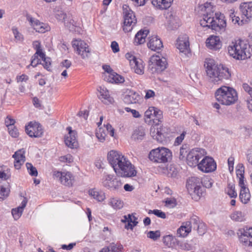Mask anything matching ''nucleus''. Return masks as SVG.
Listing matches in <instances>:
<instances>
[{
  "instance_id": "obj_60",
  "label": "nucleus",
  "mask_w": 252,
  "mask_h": 252,
  "mask_svg": "<svg viewBox=\"0 0 252 252\" xmlns=\"http://www.w3.org/2000/svg\"><path fill=\"white\" fill-rule=\"evenodd\" d=\"M165 204L172 207H174L176 205V201L174 198H167L165 201Z\"/></svg>"
},
{
  "instance_id": "obj_26",
  "label": "nucleus",
  "mask_w": 252,
  "mask_h": 252,
  "mask_svg": "<svg viewBox=\"0 0 252 252\" xmlns=\"http://www.w3.org/2000/svg\"><path fill=\"white\" fill-rule=\"evenodd\" d=\"M148 47L153 51H157L163 47V44L161 40L157 36L150 37L148 43Z\"/></svg>"
},
{
  "instance_id": "obj_16",
  "label": "nucleus",
  "mask_w": 252,
  "mask_h": 252,
  "mask_svg": "<svg viewBox=\"0 0 252 252\" xmlns=\"http://www.w3.org/2000/svg\"><path fill=\"white\" fill-rule=\"evenodd\" d=\"M27 19L36 32L44 33L50 30V27L47 24L41 22L30 15L27 16Z\"/></svg>"
},
{
  "instance_id": "obj_39",
  "label": "nucleus",
  "mask_w": 252,
  "mask_h": 252,
  "mask_svg": "<svg viewBox=\"0 0 252 252\" xmlns=\"http://www.w3.org/2000/svg\"><path fill=\"white\" fill-rule=\"evenodd\" d=\"M201 222L198 217L194 215L190 218V221L186 222V224L189 226H191V227L193 226V229H196L197 225Z\"/></svg>"
},
{
  "instance_id": "obj_20",
  "label": "nucleus",
  "mask_w": 252,
  "mask_h": 252,
  "mask_svg": "<svg viewBox=\"0 0 252 252\" xmlns=\"http://www.w3.org/2000/svg\"><path fill=\"white\" fill-rule=\"evenodd\" d=\"M140 98V96L138 93L134 91L129 90L124 96L123 100L125 103L129 104L138 102Z\"/></svg>"
},
{
  "instance_id": "obj_56",
  "label": "nucleus",
  "mask_w": 252,
  "mask_h": 252,
  "mask_svg": "<svg viewBox=\"0 0 252 252\" xmlns=\"http://www.w3.org/2000/svg\"><path fill=\"white\" fill-rule=\"evenodd\" d=\"M162 118V112L155 107V112H154L153 119H156L160 122Z\"/></svg>"
},
{
  "instance_id": "obj_54",
  "label": "nucleus",
  "mask_w": 252,
  "mask_h": 252,
  "mask_svg": "<svg viewBox=\"0 0 252 252\" xmlns=\"http://www.w3.org/2000/svg\"><path fill=\"white\" fill-rule=\"evenodd\" d=\"M9 134L13 137L16 138L19 136L18 130L15 126L8 127Z\"/></svg>"
},
{
  "instance_id": "obj_34",
  "label": "nucleus",
  "mask_w": 252,
  "mask_h": 252,
  "mask_svg": "<svg viewBox=\"0 0 252 252\" xmlns=\"http://www.w3.org/2000/svg\"><path fill=\"white\" fill-rule=\"evenodd\" d=\"M240 199L241 202L244 204H246L250 201L251 194L248 188L241 189L239 195Z\"/></svg>"
},
{
  "instance_id": "obj_4",
  "label": "nucleus",
  "mask_w": 252,
  "mask_h": 252,
  "mask_svg": "<svg viewBox=\"0 0 252 252\" xmlns=\"http://www.w3.org/2000/svg\"><path fill=\"white\" fill-rule=\"evenodd\" d=\"M187 189L192 198L198 200L203 193V188L201 186L200 178L196 177L189 178L186 184Z\"/></svg>"
},
{
  "instance_id": "obj_17",
  "label": "nucleus",
  "mask_w": 252,
  "mask_h": 252,
  "mask_svg": "<svg viewBox=\"0 0 252 252\" xmlns=\"http://www.w3.org/2000/svg\"><path fill=\"white\" fill-rule=\"evenodd\" d=\"M54 176L56 178H59L61 183L65 186L71 187L73 185L74 177L69 172L55 171Z\"/></svg>"
},
{
  "instance_id": "obj_33",
  "label": "nucleus",
  "mask_w": 252,
  "mask_h": 252,
  "mask_svg": "<svg viewBox=\"0 0 252 252\" xmlns=\"http://www.w3.org/2000/svg\"><path fill=\"white\" fill-rule=\"evenodd\" d=\"M238 166L241 168V169L236 170L237 176L239 178V185L241 189L246 188V187H245L244 180V167L242 164H239Z\"/></svg>"
},
{
  "instance_id": "obj_12",
  "label": "nucleus",
  "mask_w": 252,
  "mask_h": 252,
  "mask_svg": "<svg viewBox=\"0 0 252 252\" xmlns=\"http://www.w3.org/2000/svg\"><path fill=\"white\" fill-rule=\"evenodd\" d=\"M107 159L115 171L116 168L122 166V164L125 161L126 158L120 153L112 150L108 153Z\"/></svg>"
},
{
  "instance_id": "obj_32",
  "label": "nucleus",
  "mask_w": 252,
  "mask_h": 252,
  "mask_svg": "<svg viewBox=\"0 0 252 252\" xmlns=\"http://www.w3.org/2000/svg\"><path fill=\"white\" fill-rule=\"evenodd\" d=\"M131 63V68L134 69V72L138 74L144 73V67L143 64V61L140 59H137L132 61Z\"/></svg>"
},
{
  "instance_id": "obj_3",
  "label": "nucleus",
  "mask_w": 252,
  "mask_h": 252,
  "mask_svg": "<svg viewBox=\"0 0 252 252\" xmlns=\"http://www.w3.org/2000/svg\"><path fill=\"white\" fill-rule=\"evenodd\" d=\"M215 97L219 103L224 105L233 104L238 100V95L235 90L225 86L217 90Z\"/></svg>"
},
{
  "instance_id": "obj_5",
  "label": "nucleus",
  "mask_w": 252,
  "mask_h": 252,
  "mask_svg": "<svg viewBox=\"0 0 252 252\" xmlns=\"http://www.w3.org/2000/svg\"><path fill=\"white\" fill-rule=\"evenodd\" d=\"M172 157L170 151L164 147H158L151 150L149 154V159L157 163H165Z\"/></svg>"
},
{
  "instance_id": "obj_31",
  "label": "nucleus",
  "mask_w": 252,
  "mask_h": 252,
  "mask_svg": "<svg viewBox=\"0 0 252 252\" xmlns=\"http://www.w3.org/2000/svg\"><path fill=\"white\" fill-rule=\"evenodd\" d=\"M149 33L147 30H141L139 31L135 35L134 38V43L135 45H139L144 43L145 42V38Z\"/></svg>"
},
{
  "instance_id": "obj_18",
  "label": "nucleus",
  "mask_w": 252,
  "mask_h": 252,
  "mask_svg": "<svg viewBox=\"0 0 252 252\" xmlns=\"http://www.w3.org/2000/svg\"><path fill=\"white\" fill-rule=\"evenodd\" d=\"M177 48L181 52L184 53L185 54L189 52V37L186 34H184L179 36L176 43Z\"/></svg>"
},
{
  "instance_id": "obj_46",
  "label": "nucleus",
  "mask_w": 252,
  "mask_h": 252,
  "mask_svg": "<svg viewBox=\"0 0 252 252\" xmlns=\"http://www.w3.org/2000/svg\"><path fill=\"white\" fill-rule=\"evenodd\" d=\"M28 172L32 176L36 177L37 176L38 172L35 167L32 163L27 162L26 164Z\"/></svg>"
},
{
  "instance_id": "obj_63",
  "label": "nucleus",
  "mask_w": 252,
  "mask_h": 252,
  "mask_svg": "<svg viewBox=\"0 0 252 252\" xmlns=\"http://www.w3.org/2000/svg\"><path fill=\"white\" fill-rule=\"evenodd\" d=\"M115 77H114V82L116 83H123L125 81L124 78L122 76L118 74L117 73L115 72L114 74Z\"/></svg>"
},
{
  "instance_id": "obj_15",
  "label": "nucleus",
  "mask_w": 252,
  "mask_h": 252,
  "mask_svg": "<svg viewBox=\"0 0 252 252\" xmlns=\"http://www.w3.org/2000/svg\"><path fill=\"white\" fill-rule=\"evenodd\" d=\"M25 131L28 135L31 137H41L43 135V131L41 126L37 123L30 122L25 126Z\"/></svg>"
},
{
  "instance_id": "obj_13",
  "label": "nucleus",
  "mask_w": 252,
  "mask_h": 252,
  "mask_svg": "<svg viewBox=\"0 0 252 252\" xmlns=\"http://www.w3.org/2000/svg\"><path fill=\"white\" fill-rule=\"evenodd\" d=\"M198 168L205 173L212 172L216 169L217 164L212 158L205 157L198 164Z\"/></svg>"
},
{
  "instance_id": "obj_57",
  "label": "nucleus",
  "mask_w": 252,
  "mask_h": 252,
  "mask_svg": "<svg viewBox=\"0 0 252 252\" xmlns=\"http://www.w3.org/2000/svg\"><path fill=\"white\" fill-rule=\"evenodd\" d=\"M12 31L15 39L19 41L23 39V35L19 32L17 28L15 27H12Z\"/></svg>"
},
{
  "instance_id": "obj_14",
  "label": "nucleus",
  "mask_w": 252,
  "mask_h": 252,
  "mask_svg": "<svg viewBox=\"0 0 252 252\" xmlns=\"http://www.w3.org/2000/svg\"><path fill=\"white\" fill-rule=\"evenodd\" d=\"M237 233L242 243L246 246H252V227L240 228Z\"/></svg>"
},
{
  "instance_id": "obj_29",
  "label": "nucleus",
  "mask_w": 252,
  "mask_h": 252,
  "mask_svg": "<svg viewBox=\"0 0 252 252\" xmlns=\"http://www.w3.org/2000/svg\"><path fill=\"white\" fill-rule=\"evenodd\" d=\"M76 132H73L68 134L64 138L65 145L71 149L76 148L78 147V142L76 139Z\"/></svg>"
},
{
  "instance_id": "obj_58",
  "label": "nucleus",
  "mask_w": 252,
  "mask_h": 252,
  "mask_svg": "<svg viewBox=\"0 0 252 252\" xmlns=\"http://www.w3.org/2000/svg\"><path fill=\"white\" fill-rule=\"evenodd\" d=\"M15 123V120L14 119L11 118L9 116H7L5 120V124L7 127H9L10 126H14Z\"/></svg>"
},
{
  "instance_id": "obj_43",
  "label": "nucleus",
  "mask_w": 252,
  "mask_h": 252,
  "mask_svg": "<svg viewBox=\"0 0 252 252\" xmlns=\"http://www.w3.org/2000/svg\"><path fill=\"white\" fill-rule=\"evenodd\" d=\"M175 240V238L172 235H168L163 237V242L166 246L171 247L174 243Z\"/></svg>"
},
{
  "instance_id": "obj_8",
  "label": "nucleus",
  "mask_w": 252,
  "mask_h": 252,
  "mask_svg": "<svg viewBox=\"0 0 252 252\" xmlns=\"http://www.w3.org/2000/svg\"><path fill=\"white\" fill-rule=\"evenodd\" d=\"M124 14V28L125 32H130L137 22L134 12L130 9L128 5L125 4L123 6Z\"/></svg>"
},
{
  "instance_id": "obj_64",
  "label": "nucleus",
  "mask_w": 252,
  "mask_h": 252,
  "mask_svg": "<svg viewBox=\"0 0 252 252\" xmlns=\"http://www.w3.org/2000/svg\"><path fill=\"white\" fill-rule=\"evenodd\" d=\"M45 60H42L44 62L43 63V65L45 68H46L47 70H50V67L51 65V59L50 58H46L45 57Z\"/></svg>"
},
{
  "instance_id": "obj_25",
  "label": "nucleus",
  "mask_w": 252,
  "mask_h": 252,
  "mask_svg": "<svg viewBox=\"0 0 252 252\" xmlns=\"http://www.w3.org/2000/svg\"><path fill=\"white\" fill-rule=\"evenodd\" d=\"M201 12L200 14L204 17H214V7L211 2H206L198 7Z\"/></svg>"
},
{
  "instance_id": "obj_59",
  "label": "nucleus",
  "mask_w": 252,
  "mask_h": 252,
  "mask_svg": "<svg viewBox=\"0 0 252 252\" xmlns=\"http://www.w3.org/2000/svg\"><path fill=\"white\" fill-rule=\"evenodd\" d=\"M39 56L42 60H45V54L42 52V49H40L39 50H37L36 51L35 53L32 56V58H36L37 59H38V56Z\"/></svg>"
},
{
  "instance_id": "obj_62",
  "label": "nucleus",
  "mask_w": 252,
  "mask_h": 252,
  "mask_svg": "<svg viewBox=\"0 0 252 252\" xmlns=\"http://www.w3.org/2000/svg\"><path fill=\"white\" fill-rule=\"evenodd\" d=\"M60 160L62 161L71 163L73 161V158L70 155H67L66 156L61 157Z\"/></svg>"
},
{
  "instance_id": "obj_40",
  "label": "nucleus",
  "mask_w": 252,
  "mask_h": 252,
  "mask_svg": "<svg viewBox=\"0 0 252 252\" xmlns=\"http://www.w3.org/2000/svg\"><path fill=\"white\" fill-rule=\"evenodd\" d=\"M109 204L115 209H120L123 208L124 203L121 200L117 198L111 199Z\"/></svg>"
},
{
  "instance_id": "obj_42",
  "label": "nucleus",
  "mask_w": 252,
  "mask_h": 252,
  "mask_svg": "<svg viewBox=\"0 0 252 252\" xmlns=\"http://www.w3.org/2000/svg\"><path fill=\"white\" fill-rule=\"evenodd\" d=\"M110 248L111 252H123V245L120 243H111L108 247Z\"/></svg>"
},
{
  "instance_id": "obj_49",
  "label": "nucleus",
  "mask_w": 252,
  "mask_h": 252,
  "mask_svg": "<svg viewBox=\"0 0 252 252\" xmlns=\"http://www.w3.org/2000/svg\"><path fill=\"white\" fill-rule=\"evenodd\" d=\"M154 112H155V107H150L147 110L144 114L145 120L146 121L147 119H153Z\"/></svg>"
},
{
  "instance_id": "obj_51",
  "label": "nucleus",
  "mask_w": 252,
  "mask_h": 252,
  "mask_svg": "<svg viewBox=\"0 0 252 252\" xmlns=\"http://www.w3.org/2000/svg\"><path fill=\"white\" fill-rule=\"evenodd\" d=\"M160 232L159 230L155 231H150L147 234V237L154 241H156L160 237Z\"/></svg>"
},
{
  "instance_id": "obj_35",
  "label": "nucleus",
  "mask_w": 252,
  "mask_h": 252,
  "mask_svg": "<svg viewBox=\"0 0 252 252\" xmlns=\"http://www.w3.org/2000/svg\"><path fill=\"white\" fill-rule=\"evenodd\" d=\"M191 231V226L186 224V222L181 226L177 230V235L179 237H185Z\"/></svg>"
},
{
  "instance_id": "obj_38",
  "label": "nucleus",
  "mask_w": 252,
  "mask_h": 252,
  "mask_svg": "<svg viewBox=\"0 0 252 252\" xmlns=\"http://www.w3.org/2000/svg\"><path fill=\"white\" fill-rule=\"evenodd\" d=\"M145 135L144 129L142 127H139L136 129L132 135V138L134 140H142Z\"/></svg>"
},
{
  "instance_id": "obj_21",
  "label": "nucleus",
  "mask_w": 252,
  "mask_h": 252,
  "mask_svg": "<svg viewBox=\"0 0 252 252\" xmlns=\"http://www.w3.org/2000/svg\"><path fill=\"white\" fill-rule=\"evenodd\" d=\"M206 46L215 50L220 49L221 47V43L220 37L218 36H211L206 41Z\"/></svg>"
},
{
  "instance_id": "obj_1",
  "label": "nucleus",
  "mask_w": 252,
  "mask_h": 252,
  "mask_svg": "<svg viewBox=\"0 0 252 252\" xmlns=\"http://www.w3.org/2000/svg\"><path fill=\"white\" fill-rule=\"evenodd\" d=\"M204 67L210 82L219 84L222 79H228L231 76L229 69L222 64L216 65L213 60H206Z\"/></svg>"
},
{
  "instance_id": "obj_47",
  "label": "nucleus",
  "mask_w": 252,
  "mask_h": 252,
  "mask_svg": "<svg viewBox=\"0 0 252 252\" xmlns=\"http://www.w3.org/2000/svg\"><path fill=\"white\" fill-rule=\"evenodd\" d=\"M227 193L231 198H235L237 196V193L235 190L234 185L228 184Z\"/></svg>"
},
{
  "instance_id": "obj_11",
  "label": "nucleus",
  "mask_w": 252,
  "mask_h": 252,
  "mask_svg": "<svg viewBox=\"0 0 252 252\" xmlns=\"http://www.w3.org/2000/svg\"><path fill=\"white\" fill-rule=\"evenodd\" d=\"M203 149L198 148L192 149L188 153L187 156V162L188 164L191 167L198 166L199 160L203 156Z\"/></svg>"
},
{
  "instance_id": "obj_55",
  "label": "nucleus",
  "mask_w": 252,
  "mask_h": 252,
  "mask_svg": "<svg viewBox=\"0 0 252 252\" xmlns=\"http://www.w3.org/2000/svg\"><path fill=\"white\" fill-rule=\"evenodd\" d=\"M187 146H183L180 149L179 158L181 160H184L187 158L188 155V151L187 150Z\"/></svg>"
},
{
  "instance_id": "obj_19",
  "label": "nucleus",
  "mask_w": 252,
  "mask_h": 252,
  "mask_svg": "<svg viewBox=\"0 0 252 252\" xmlns=\"http://www.w3.org/2000/svg\"><path fill=\"white\" fill-rule=\"evenodd\" d=\"M25 153V151L23 149H21L16 151L12 156L15 159L14 167L16 169H20L21 166L24 163L26 158Z\"/></svg>"
},
{
  "instance_id": "obj_41",
  "label": "nucleus",
  "mask_w": 252,
  "mask_h": 252,
  "mask_svg": "<svg viewBox=\"0 0 252 252\" xmlns=\"http://www.w3.org/2000/svg\"><path fill=\"white\" fill-rule=\"evenodd\" d=\"M177 20L178 19H176L175 18H171L168 21L167 28L171 30L177 29L180 26V24L177 22Z\"/></svg>"
},
{
  "instance_id": "obj_44",
  "label": "nucleus",
  "mask_w": 252,
  "mask_h": 252,
  "mask_svg": "<svg viewBox=\"0 0 252 252\" xmlns=\"http://www.w3.org/2000/svg\"><path fill=\"white\" fill-rule=\"evenodd\" d=\"M10 189L2 186H0V201L5 199L9 195Z\"/></svg>"
},
{
  "instance_id": "obj_48",
  "label": "nucleus",
  "mask_w": 252,
  "mask_h": 252,
  "mask_svg": "<svg viewBox=\"0 0 252 252\" xmlns=\"http://www.w3.org/2000/svg\"><path fill=\"white\" fill-rule=\"evenodd\" d=\"M107 134L103 128H99L96 132V136L100 142H103Z\"/></svg>"
},
{
  "instance_id": "obj_28",
  "label": "nucleus",
  "mask_w": 252,
  "mask_h": 252,
  "mask_svg": "<svg viewBox=\"0 0 252 252\" xmlns=\"http://www.w3.org/2000/svg\"><path fill=\"white\" fill-rule=\"evenodd\" d=\"M240 9L242 14L246 17L247 19L250 20L252 18V2H244L240 6Z\"/></svg>"
},
{
  "instance_id": "obj_27",
  "label": "nucleus",
  "mask_w": 252,
  "mask_h": 252,
  "mask_svg": "<svg viewBox=\"0 0 252 252\" xmlns=\"http://www.w3.org/2000/svg\"><path fill=\"white\" fill-rule=\"evenodd\" d=\"M152 4L159 9H167L169 8L173 0H151Z\"/></svg>"
},
{
  "instance_id": "obj_7",
  "label": "nucleus",
  "mask_w": 252,
  "mask_h": 252,
  "mask_svg": "<svg viewBox=\"0 0 252 252\" xmlns=\"http://www.w3.org/2000/svg\"><path fill=\"white\" fill-rule=\"evenodd\" d=\"M102 184L104 187L114 192L122 189L123 183L121 180L114 178L112 175L105 174L102 179Z\"/></svg>"
},
{
  "instance_id": "obj_50",
  "label": "nucleus",
  "mask_w": 252,
  "mask_h": 252,
  "mask_svg": "<svg viewBox=\"0 0 252 252\" xmlns=\"http://www.w3.org/2000/svg\"><path fill=\"white\" fill-rule=\"evenodd\" d=\"M195 229L197 230V233L199 235L202 236L206 233L207 227L206 224L204 222H201L197 225Z\"/></svg>"
},
{
  "instance_id": "obj_53",
  "label": "nucleus",
  "mask_w": 252,
  "mask_h": 252,
  "mask_svg": "<svg viewBox=\"0 0 252 252\" xmlns=\"http://www.w3.org/2000/svg\"><path fill=\"white\" fill-rule=\"evenodd\" d=\"M149 214H153L158 218H160L161 219H165L166 218V214L164 212L161 211L160 210L155 209L154 210H149Z\"/></svg>"
},
{
  "instance_id": "obj_9",
  "label": "nucleus",
  "mask_w": 252,
  "mask_h": 252,
  "mask_svg": "<svg viewBox=\"0 0 252 252\" xmlns=\"http://www.w3.org/2000/svg\"><path fill=\"white\" fill-rule=\"evenodd\" d=\"M116 168V173L121 177H131L136 175L137 172L134 166L126 158L123 161L122 166Z\"/></svg>"
},
{
  "instance_id": "obj_24",
  "label": "nucleus",
  "mask_w": 252,
  "mask_h": 252,
  "mask_svg": "<svg viewBox=\"0 0 252 252\" xmlns=\"http://www.w3.org/2000/svg\"><path fill=\"white\" fill-rule=\"evenodd\" d=\"M98 98L105 104L112 103L113 99L110 97L108 91L104 87H99L98 89Z\"/></svg>"
},
{
  "instance_id": "obj_61",
  "label": "nucleus",
  "mask_w": 252,
  "mask_h": 252,
  "mask_svg": "<svg viewBox=\"0 0 252 252\" xmlns=\"http://www.w3.org/2000/svg\"><path fill=\"white\" fill-rule=\"evenodd\" d=\"M114 74H115V72H112V73L105 75L104 79L107 82H111V83H114V77H115Z\"/></svg>"
},
{
  "instance_id": "obj_22",
  "label": "nucleus",
  "mask_w": 252,
  "mask_h": 252,
  "mask_svg": "<svg viewBox=\"0 0 252 252\" xmlns=\"http://www.w3.org/2000/svg\"><path fill=\"white\" fill-rule=\"evenodd\" d=\"M150 134L153 139L156 140L159 143H162L165 141V135L162 132L160 128H156L155 126L151 127Z\"/></svg>"
},
{
  "instance_id": "obj_6",
  "label": "nucleus",
  "mask_w": 252,
  "mask_h": 252,
  "mask_svg": "<svg viewBox=\"0 0 252 252\" xmlns=\"http://www.w3.org/2000/svg\"><path fill=\"white\" fill-rule=\"evenodd\" d=\"M167 65L166 58H160L158 56H153L150 58L149 62L148 69L152 74H159L167 68Z\"/></svg>"
},
{
  "instance_id": "obj_52",
  "label": "nucleus",
  "mask_w": 252,
  "mask_h": 252,
  "mask_svg": "<svg viewBox=\"0 0 252 252\" xmlns=\"http://www.w3.org/2000/svg\"><path fill=\"white\" fill-rule=\"evenodd\" d=\"M230 17L232 19V21L234 24L237 23L239 25H242L244 24V20H240V18L238 16H236L234 12H231L230 14Z\"/></svg>"
},
{
  "instance_id": "obj_2",
  "label": "nucleus",
  "mask_w": 252,
  "mask_h": 252,
  "mask_svg": "<svg viewBox=\"0 0 252 252\" xmlns=\"http://www.w3.org/2000/svg\"><path fill=\"white\" fill-rule=\"evenodd\" d=\"M230 56L238 60H244L250 58L252 55V49L246 41L238 40L228 47Z\"/></svg>"
},
{
  "instance_id": "obj_36",
  "label": "nucleus",
  "mask_w": 252,
  "mask_h": 252,
  "mask_svg": "<svg viewBox=\"0 0 252 252\" xmlns=\"http://www.w3.org/2000/svg\"><path fill=\"white\" fill-rule=\"evenodd\" d=\"M214 17H204L202 20H200V25L203 27H207L211 28V25H215V23H217V21H215Z\"/></svg>"
},
{
  "instance_id": "obj_37",
  "label": "nucleus",
  "mask_w": 252,
  "mask_h": 252,
  "mask_svg": "<svg viewBox=\"0 0 252 252\" xmlns=\"http://www.w3.org/2000/svg\"><path fill=\"white\" fill-rule=\"evenodd\" d=\"M89 194L98 201H102L105 199V194L102 192H99L95 189H92L89 191Z\"/></svg>"
},
{
  "instance_id": "obj_10",
  "label": "nucleus",
  "mask_w": 252,
  "mask_h": 252,
  "mask_svg": "<svg viewBox=\"0 0 252 252\" xmlns=\"http://www.w3.org/2000/svg\"><path fill=\"white\" fill-rule=\"evenodd\" d=\"M72 47L77 53L80 55L82 59L88 58L91 54L89 47L84 41L80 39H75L72 41Z\"/></svg>"
},
{
  "instance_id": "obj_30",
  "label": "nucleus",
  "mask_w": 252,
  "mask_h": 252,
  "mask_svg": "<svg viewBox=\"0 0 252 252\" xmlns=\"http://www.w3.org/2000/svg\"><path fill=\"white\" fill-rule=\"evenodd\" d=\"M27 202V198H24L19 207L12 210L11 213L15 220H18L21 216L23 209L26 206Z\"/></svg>"
},
{
  "instance_id": "obj_45",
  "label": "nucleus",
  "mask_w": 252,
  "mask_h": 252,
  "mask_svg": "<svg viewBox=\"0 0 252 252\" xmlns=\"http://www.w3.org/2000/svg\"><path fill=\"white\" fill-rule=\"evenodd\" d=\"M244 216L241 211H236L231 215V218L235 221H242L244 220Z\"/></svg>"
},
{
  "instance_id": "obj_23",
  "label": "nucleus",
  "mask_w": 252,
  "mask_h": 252,
  "mask_svg": "<svg viewBox=\"0 0 252 252\" xmlns=\"http://www.w3.org/2000/svg\"><path fill=\"white\" fill-rule=\"evenodd\" d=\"M216 19L215 21H217V23H215V25H211L212 29L221 33L224 32L226 26L225 21L223 19V16L220 15V17H217V14L215 13Z\"/></svg>"
}]
</instances>
